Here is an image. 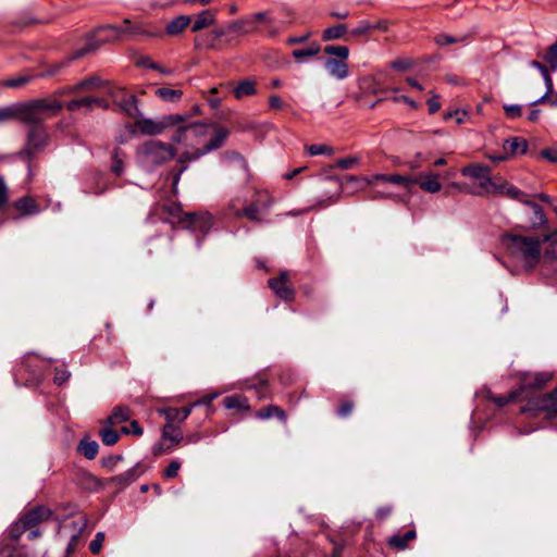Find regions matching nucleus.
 <instances>
[{
    "instance_id": "obj_1",
    "label": "nucleus",
    "mask_w": 557,
    "mask_h": 557,
    "mask_svg": "<svg viewBox=\"0 0 557 557\" xmlns=\"http://www.w3.org/2000/svg\"><path fill=\"white\" fill-rule=\"evenodd\" d=\"M189 120L190 115L178 113L164 115L158 121L139 119L136 121V128L148 136H156L168 128H173L172 141L196 148L209 135L210 125Z\"/></svg>"
},
{
    "instance_id": "obj_2",
    "label": "nucleus",
    "mask_w": 557,
    "mask_h": 557,
    "mask_svg": "<svg viewBox=\"0 0 557 557\" xmlns=\"http://www.w3.org/2000/svg\"><path fill=\"white\" fill-rule=\"evenodd\" d=\"M518 391L522 399L528 403L520 407L521 414L539 417L544 413L545 418L557 416V387L549 394H537L550 380L552 374L547 372H520L518 374Z\"/></svg>"
},
{
    "instance_id": "obj_3",
    "label": "nucleus",
    "mask_w": 557,
    "mask_h": 557,
    "mask_svg": "<svg viewBox=\"0 0 557 557\" xmlns=\"http://www.w3.org/2000/svg\"><path fill=\"white\" fill-rule=\"evenodd\" d=\"M502 244L510 257L520 261L528 271L535 269L541 262L540 237L523 236L515 233H505Z\"/></svg>"
},
{
    "instance_id": "obj_4",
    "label": "nucleus",
    "mask_w": 557,
    "mask_h": 557,
    "mask_svg": "<svg viewBox=\"0 0 557 557\" xmlns=\"http://www.w3.org/2000/svg\"><path fill=\"white\" fill-rule=\"evenodd\" d=\"M62 108V102L55 98L17 102L15 103V120L27 124L29 127L40 126L46 119L58 114Z\"/></svg>"
},
{
    "instance_id": "obj_5",
    "label": "nucleus",
    "mask_w": 557,
    "mask_h": 557,
    "mask_svg": "<svg viewBox=\"0 0 557 557\" xmlns=\"http://www.w3.org/2000/svg\"><path fill=\"white\" fill-rule=\"evenodd\" d=\"M100 32L103 30H110L113 32L112 37H106L102 39V41H115L123 38L124 35H132V36H146L149 38H160L163 36V30L159 28H153L145 23L141 22H135L133 23L131 20L125 18L123 21V24L121 26L116 25H103L99 27Z\"/></svg>"
},
{
    "instance_id": "obj_6",
    "label": "nucleus",
    "mask_w": 557,
    "mask_h": 557,
    "mask_svg": "<svg viewBox=\"0 0 557 557\" xmlns=\"http://www.w3.org/2000/svg\"><path fill=\"white\" fill-rule=\"evenodd\" d=\"M115 104L129 117L135 119V122L141 119L139 108L137 106V98L135 95L128 94L124 88L109 85L106 91Z\"/></svg>"
},
{
    "instance_id": "obj_7",
    "label": "nucleus",
    "mask_w": 557,
    "mask_h": 557,
    "mask_svg": "<svg viewBox=\"0 0 557 557\" xmlns=\"http://www.w3.org/2000/svg\"><path fill=\"white\" fill-rule=\"evenodd\" d=\"M143 153L151 164L161 165L175 157L176 149L160 140H149L143 145Z\"/></svg>"
},
{
    "instance_id": "obj_8",
    "label": "nucleus",
    "mask_w": 557,
    "mask_h": 557,
    "mask_svg": "<svg viewBox=\"0 0 557 557\" xmlns=\"http://www.w3.org/2000/svg\"><path fill=\"white\" fill-rule=\"evenodd\" d=\"M206 152L202 147H196L194 150H187L180 154L177 158L178 165L174 166L170 171V175L172 177V191L173 194L177 193V185L180 183L182 174L187 170L186 163L189 161H196L203 157Z\"/></svg>"
},
{
    "instance_id": "obj_9",
    "label": "nucleus",
    "mask_w": 557,
    "mask_h": 557,
    "mask_svg": "<svg viewBox=\"0 0 557 557\" xmlns=\"http://www.w3.org/2000/svg\"><path fill=\"white\" fill-rule=\"evenodd\" d=\"M239 199H233L228 208L232 210L234 216L236 219L246 218L251 222L261 223L263 222V212L267 210V207H262L259 201H252L244 208L238 207Z\"/></svg>"
},
{
    "instance_id": "obj_10",
    "label": "nucleus",
    "mask_w": 557,
    "mask_h": 557,
    "mask_svg": "<svg viewBox=\"0 0 557 557\" xmlns=\"http://www.w3.org/2000/svg\"><path fill=\"white\" fill-rule=\"evenodd\" d=\"M346 182H357L360 180H363L367 182V184L372 185L376 182H384V183H391L394 185H401L406 188H410L412 185L416 184V180L411 178L410 176L400 175V174H374L371 177H358L355 175H346L344 177Z\"/></svg>"
},
{
    "instance_id": "obj_11",
    "label": "nucleus",
    "mask_w": 557,
    "mask_h": 557,
    "mask_svg": "<svg viewBox=\"0 0 557 557\" xmlns=\"http://www.w3.org/2000/svg\"><path fill=\"white\" fill-rule=\"evenodd\" d=\"M47 133L44 125L29 127L27 134V143L22 151V154L32 159L39 150H41L47 144Z\"/></svg>"
},
{
    "instance_id": "obj_12",
    "label": "nucleus",
    "mask_w": 557,
    "mask_h": 557,
    "mask_svg": "<svg viewBox=\"0 0 557 557\" xmlns=\"http://www.w3.org/2000/svg\"><path fill=\"white\" fill-rule=\"evenodd\" d=\"M227 35L224 27L215 28L211 32L197 35L194 38V48L196 50H220L222 48L221 38Z\"/></svg>"
},
{
    "instance_id": "obj_13",
    "label": "nucleus",
    "mask_w": 557,
    "mask_h": 557,
    "mask_svg": "<svg viewBox=\"0 0 557 557\" xmlns=\"http://www.w3.org/2000/svg\"><path fill=\"white\" fill-rule=\"evenodd\" d=\"M269 287L273 293L284 301H293L295 298V290L289 282L286 272H281L277 277H271L268 281Z\"/></svg>"
},
{
    "instance_id": "obj_14",
    "label": "nucleus",
    "mask_w": 557,
    "mask_h": 557,
    "mask_svg": "<svg viewBox=\"0 0 557 557\" xmlns=\"http://www.w3.org/2000/svg\"><path fill=\"white\" fill-rule=\"evenodd\" d=\"M52 510L45 505L34 506L21 516V521L25 523L28 530L36 528L39 523L48 521L52 518Z\"/></svg>"
},
{
    "instance_id": "obj_15",
    "label": "nucleus",
    "mask_w": 557,
    "mask_h": 557,
    "mask_svg": "<svg viewBox=\"0 0 557 557\" xmlns=\"http://www.w3.org/2000/svg\"><path fill=\"white\" fill-rule=\"evenodd\" d=\"M184 221L185 227L206 235L212 227L213 216L209 212L186 213L184 215Z\"/></svg>"
},
{
    "instance_id": "obj_16",
    "label": "nucleus",
    "mask_w": 557,
    "mask_h": 557,
    "mask_svg": "<svg viewBox=\"0 0 557 557\" xmlns=\"http://www.w3.org/2000/svg\"><path fill=\"white\" fill-rule=\"evenodd\" d=\"M74 482L81 490L89 493L98 492L106 487L104 480L82 469L75 473Z\"/></svg>"
},
{
    "instance_id": "obj_17",
    "label": "nucleus",
    "mask_w": 557,
    "mask_h": 557,
    "mask_svg": "<svg viewBox=\"0 0 557 557\" xmlns=\"http://www.w3.org/2000/svg\"><path fill=\"white\" fill-rule=\"evenodd\" d=\"M144 470L141 469L140 463H136L133 468L128 469L127 471L112 476L110 479L104 480L106 486L108 484H114L119 490H123L127 487L129 484H132L134 481L137 480V478L143 474Z\"/></svg>"
},
{
    "instance_id": "obj_18",
    "label": "nucleus",
    "mask_w": 557,
    "mask_h": 557,
    "mask_svg": "<svg viewBox=\"0 0 557 557\" xmlns=\"http://www.w3.org/2000/svg\"><path fill=\"white\" fill-rule=\"evenodd\" d=\"M210 128L214 129L211 138L203 144L202 149L207 153L220 149L225 145L227 137L230 136V131L223 126L216 124H209Z\"/></svg>"
},
{
    "instance_id": "obj_19",
    "label": "nucleus",
    "mask_w": 557,
    "mask_h": 557,
    "mask_svg": "<svg viewBox=\"0 0 557 557\" xmlns=\"http://www.w3.org/2000/svg\"><path fill=\"white\" fill-rule=\"evenodd\" d=\"M161 214L169 220L170 222H177L180 224L185 223L184 215L186 213L183 212V208L181 203L175 201H166L160 207Z\"/></svg>"
},
{
    "instance_id": "obj_20",
    "label": "nucleus",
    "mask_w": 557,
    "mask_h": 557,
    "mask_svg": "<svg viewBox=\"0 0 557 557\" xmlns=\"http://www.w3.org/2000/svg\"><path fill=\"white\" fill-rule=\"evenodd\" d=\"M112 36H113V32H110V30L100 32L99 27H98L97 29H95V32L92 34V37H96V39L91 38L86 44L85 47H83L82 49L77 50L74 53V58H82L85 54H87V53H89L91 51H95L96 49H98L100 47V45L106 42V41H102L103 38L112 37Z\"/></svg>"
},
{
    "instance_id": "obj_21",
    "label": "nucleus",
    "mask_w": 557,
    "mask_h": 557,
    "mask_svg": "<svg viewBox=\"0 0 557 557\" xmlns=\"http://www.w3.org/2000/svg\"><path fill=\"white\" fill-rule=\"evenodd\" d=\"M190 15H178L166 23L163 34L172 37L178 36L190 25Z\"/></svg>"
},
{
    "instance_id": "obj_22",
    "label": "nucleus",
    "mask_w": 557,
    "mask_h": 557,
    "mask_svg": "<svg viewBox=\"0 0 557 557\" xmlns=\"http://www.w3.org/2000/svg\"><path fill=\"white\" fill-rule=\"evenodd\" d=\"M324 67L329 72V74L336 79H344L349 74V69L347 61L336 60L333 58H329L324 62Z\"/></svg>"
},
{
    "instance_id": "obj_23",
    "label": "nucleus",
    "mask_w": 557,
    "mask_h": 557,
    "mask_svg": "<svg viewBox=\"0 0 557 557\" xmlns=\"http://www.w3.org/2000/svg\"><path fill=\"white\" fill-rule=\"evenodd\" d=\"M110 83L102 81L99 76H89L85 79H82L77 84L73 85L70 91H87V90H96L100 88H107L109 87Z\"/></svg>"
},
{
    "instance_id": "obj_24",
    "label": "nucleus",
    "mask_w": 557,
    "mask_h": 557,
    "mask_svg": "<svg viewBox=\"0 0 557 557\" xmlns=\"http://www.w3.org/2000/svg\"><path fill=\"white\" fill-rule=\"evenodd\" d=\"M417 537L414 529L408 530L405 534H394L388 537L387 545L392 549L405 550L409 547V543Z\"/></svg>"
},
{
    "instance_id": "obj_25",
    "label": "nucleus",
    "mask_w": 557,
    "mask_h": 557,
    "mask_svg": "<svg viewBox=\"0 0 557 557\" xmlns=\"http://www.w3.org/2000/svg\"><path fill=\"white\" fill-rule=\"evenodd\" d=\"M541 271L544 275H550L557 273V252L555 247H548L545 249L541 259Z\"/></svg>"
},
{
    "instance_id": "obj_26",
    "label": "nucleus",
    "mask_w": 557,
    "mask_h": 557,
    "mask_svg": "<svg viewBox=\"0 0 557 557\" xmlns=\"http://www.w3.org/2000/svg\"><path fill=\"white\" fill-rule=\"evenodd\" d=\"M131 416L132 410L129 407L125 405H119L112 409L111 414L103 421V424L114 426L129 420Z\"/></svg>"
},
{
    "instance_id": "obj_27",
    "label": "nucleus",
    "mask_w": 557,
    "mask_h": 557,
    "mask_svg": "<svg viewBox=\"0 0 557 557\" xmlns=\"http://www.w3.org/2000/svg\"><path fill=\"white\" fill-rule=\"evenodd\" d=\"M503 149L508 157L515 154H524L528 151V141L523 138L511 137L505 140Z\"/></svg>"
},
{
    "instance_id": "obj_28",
    "label": "nucleus",
    "mask_w": 557,
    "mask_h": 557,
    "mask_svg": "<svg viewBox=\"0 0 557 557\" xmlns=\"http://www.w3.org/2000/svg\"><path fill=\"white\" fill-rule=\"evenodd\" d=\"M223 405L226 409H230V410H236V411H242V410L249 411L250 410V405H249L248 398L242 394H234V395L226 396L223 399Z\"/></svg>"
},
{
    "instance_id": "obj_29",
    "label": "nucleus",
    "mask_w": 557,
    "mask_h": 557,
    "mask_svg": "<svg viewBox=\"0 0 557 557\" xmlns=\"http://www.w3.org/2000/svg\"><path fill=\"white\" fill-rule=\"evenodd\" d=\"M486 398L490 401H492L497 408H503L511 401L523 400L520 395V391H518L517 388L509 392L507 395H495L491 392H487Z\"/></svg>"
},
{
    "instance_id": "obj_30",
    "label": "nucleus",
    "mask_w": 557,
    "mask_h": 557,
    "mask_svg": "<svg viewBox=\"0 0 557 557\" xmlns=\"http://www.w3.org/2000/svg\"><path fill=\"white\" fill-rule=\"evenodd\" d=\"M215 23V11L203 10L191 24V32L198 33Z\"/></svg>"
},
{
    "instance_id": "obj_31",
    "label": "nucleus",
    "mask_w": 557,
    "mask_h": 557,
    "mask_svg": "<svg viewBox=\"0 0 557 557\" xmlns=\"http://www.w3.org/2000/svg\"><path fill=\"white\" fill-rule=\"evenodd\" d=\"M161 412L164 414L166 423H173L175 421H185L191 412V406H185L182 408H165Z\"/></svg>"
},
{
    "instance_id": "obj_32",
    "label": "nucleus",
    "mask_w": 557,
    "mask_h": 557,
    "mask_svg": "<svg viewBox=\"0 0 557 557\" xmlns=\"http://www.w3.org/2000/svg\"><path fill=\"white\" fill-rule=\"evenodd\" d=\"M416 184H419L422 190L431 194H435L442 189V184L438 181V174L435 173L421 175L419 181L416 180Z\"/></svg>"
},
{
    "instance_id": "obj_33",
    "label": "nucleus",
    "mask_w": 557,
    "mask_h": 557,
    "mask_svg": "<svg viewBox=\"0 0 557 557\" xmlns=\"http://www.w3.org/2000/svg\"><path fill=\"white\" fill-rule=\"evenodd\" d=\"M348 27L347 24H336L334 26L327 27L322 32V40L331 41L337 39L348 40L347 37Z\"/></svg>"
},
{
    "instance_id": "obj_34",
    "label": "nucleus",
    "mask_w": 557,
    "mask_h": 557,
    "mask_svg": "<svg viewBox=\"0 0 557 557\" xmlns=\"http://www.w3.org/2000/svg\"><path fill=\"white\" fill-rule=\"evenodd\" d=\"M273 417L277 418L282 422H286L287 420L286 412L276 405H269L256 412V418L260 420H267Z\"/></svg>"
},
{
    "instance_id": "obj_35",
    "label": "nucleus",
    "mask_w": 557,
    "mask_h": 557,
    "mask_svg": "<svg viewBox=\"0 0 557 557\" xmlns=\"http://www.w3.org/2000/svg\"><path fill=\"white\" fill-rule=\"evenodd\" d=\"M524 205L530 207L534 214V219L531 222L532 228L541 230L546 226L548 220L543 208L539 203L534 202L531 198H529V203Z\"/></svg>"
},
{
    "instance_id": "obj_36",
    "label": "nucleus",
    "mask_w": 557,
    "mask_h": 557,
    "mask_svg": "<svg viewBox=\"0 0 557 557\" xmlns=\"http://www.w3.org/2000/svg\"><path fill=\"white\" fill-rule=\"evenodd\" d=\"M499 187H500V190H498L497 193L504 194L507 197H509L513 200H517L523 205L529 203L530 196L528 194H525L524 191H522L521 189H519L518 187L507 184V183L500 184Z\"/></svg>"
},
{
    "instance_id": "obj_37",
    "label": "nucleus",
    "mask_w": 557,
    "mask_h": 557,
    "mask_svg": "<svg viewBox=\"0 0 557 557\" xmlns=\"http://www.w3.org/2000/svg\"><path fill=\"white\" fill-rule=\"evenodd\" d=\"M14 208L23 215L38 212V203L29 196H24L14 202Z\"/></svg>"
},
{
    "instance_id": "obj_38",
    "label": "nucleus",
    "mask_w": 557,
    "mask_h": 557,
    "mask_svg": "<svg viewBox=\"0 0 557 557\" xmlns=\"http://www.w3.org/2000/svg\"><path fill=\"white\" fill-rule=\"evenodd\" d=\"M236 99H243L244 97L253 96L257 94L256 82L252 79L240 81L233 90Z\"/></svg>"
},
{
    "instance_id": "obj_39",
    "label": "nucleus",
    "mask_w": 557,
    "mask_h": 557,
    "mask_svg": "<svg viewBox=\"0 0 557 557\" xmlns=\"http://www.w3.org/2000/svg\"><path fill=\"white\" fill-rule=\"evenodd\" d=\"M224 29H227L228 34H249L255 32V26L251 25V21L249 20H238L236 22L231 23L228 26L224 27Z\"/></svg>"
},
{
    "instance_id": "obj_40",
    "label": "nucleus",
    "mask_w": 557,
    "mask_h": 557,
    "mask_svg": "<svg viewBox=\"0 0 557 557\" xmlns=\"http://www.w3.org/2000/svg\"><path fill=\"white\" fill-rule=\"evenodd\" d=\"M462 175L481 180L486 174H491V169L484 164H469L461 170Z\"/></svg>"
},
{
    "instance_id": "obj_41",
    "label": "nucleus",
    "mask_w": 557,
    "mask_h": 557,
    "mask_svg": "<svg viewBox=\"0 0 557 557\" xmlns=\"http://www.w3.org/2000/svg\"><path fill=\"white\" fill-rule=\"evenodd\" d=\"M99 437L101 442L107 446H112L116 444L120 440V433L108 424H104L103 428L99 430Z\"/></svg>"
},
{
    "instance_id": "obj_42",
    "label": "nucleus",
    "mask_w": 557,
    "mask_h": 557,
    "mask_svg": "<svg viewBox=\"0 0 557 557\" xmlns=\"http://www.w3.org/2000/svg\"><path fill=\"white\" fill-rule=\"evenodd\" d=\"M77 449L85 458L92 460L98 454L99 445L96 441L85 438L81 441Z\"/></svg>"
},
{
    "instance_id": "obj_43",
    "label": "nucleus",
    "mask_w": 557,
    "mask_h": 557,
    "mask_svg": "<svg viewBox=\"0 0 557 557\" xmlns=\"http://www.w3.org/2000/svg\"><path fill=\"white\" fill-rule=\"evenodd\" d=\"M111 159H112L111 172L116 176H121L124 171V159H125L124 151L120 148H115L112 152Z\"/></svg>"
},
{
    "instance_id": "obj_44",
    "label": "nucleus",
    "mask_w": 557,
    "mask_h": 557,
    "mask_svg": "<svg viewBox=\"0 0 557 557\" xmlns=\"http://www.w3.org/2000/svg\"><path fill=\"white\" fill-rule=\"evenodd\" d=\"M324 53L330 55V58L336 59V60H344L347 61L349 57V48L346 46H325L323 49Z\"/></svg>"
},
{
    "instance_id": "obj_45",
    "label": "nucleus",
    "mask_w": 557,
    "mask_h": 557,
    "mask_svg": "<svg viewBox=\"0 0 557 557\" xmlns=\"http://www.w3.org/2000/svg\"><path fill=\"white\" fill-rule=\"evenodd\" d=\"M162 437L169 440L175 444H180L183 441V435L178 426L173 423H165L162 430Z\"/></svg>"
},
{
    "instance_id": "obj_46",
    "label": "nucleus",
    "mask_w": 557,
    "mask_h": 557,
    "mask_svg": "<svg viewBox=\"0 0 557 557\" xmlns=\"http://www.w3.org/2000/svg\"><path fill=\"white\" fill-rule=\"evenodd\" d=\"M321 51V46L318 42H311L307 48L295 49L292 55L295 60L300 61L304 58L314 57Z\"/></svg>"
},
{
    "instance_id": "obj_47",
    "label": "nucleus",
    "mask_w": 557,
    "mask_h": 557,
    "mask_svg": "<svg viewBox=\"0 0 557 557\" xmlns=\"http://www.w3.org/2000/svg\"><path fill=\"white\" fill-rule=\"evenodd\" d=\"M156 95L164 101L175 102L182 98L183 91L181 89L161 87L156 90Z\"/></svg>"
},
{
    "instance_id": "obj_48",
    "label": "nucleus",
    "mask_w": 557,
    "mask_h": 557,
    "mask_svg": "<svg viewBox=\"0 0 557 557\" xmlns=\"http://www.w3.org/2000/svg\"><path fill=\"white\" fill-rule=\"evenodd\" d=\"M465 40H466V37L457 38V37H454L451 35L445 34V33L437 34L434 37V42L441 47L449 46V45L457 44V42H462Z\"/></svg>"
},
{
    "instance_id": "obj_49",
    "label": "nucleus",
    "mask_w": 557,
    "mask_h": 557,
    "mask_svg": "<svg viewBox=\"0 0 557 557\" xmlns=\"http://www.w3.org/2000/svg\"><path fill=\"white\" fill-rule=\"evenodd\" d=\"M355 404L351 399L343 398L339 400L336 413L341 418H346L351 414Z\"/></svg>"
},
{
    "instance_id": "obj_50",
    "label": "nucleus",
    "mask_w": 557,
    "mask_h": 557,
    "mask_svg": "<svg viewBox=\"0 0 557 557\" xmlns=\"http://www.w3.org/2000/svg\"><path fill=\"white\" fill-rule=\"evenodd\" d=\"M371 23L362 20L358 23V26L350 30L351 37H363L371 33Z\"/></svg>"
},
{
    "instance_id": "obj_51",
    "label": "nucleus",
    "mask_w": 557,
    "mask_h": 557,
    "mask_svg": "<svg viewBox=\"0 0 557 557\" xmlns=\"http://www.w3.org/2000/svg\"><path fill=\"white\" fill-rule=\"evenodd\" d=\"M225 158L231 161V162H234V163H237L238 166L243 170V171H248V164L245 160V158L239 153V152H236V151H226L224 153Z\"/></svg>"
},
{
    "instance_id": "obj_52",
    "label": "nucleus",
    "mask_w": 557,
    "mask_h": 557,
    "mask_svg": "<svg viewBox=\"0 0 557 557\" xmlns=\"http://www.w3.org/2000/svg\"><path fill=\"white\" fill-rule=\"evenodd\" d=\"M225 158L231 161V162H234V163H237L238 166L243 170V171H248V164L245 160V158L239 153V152H236V151H226L224 153Z\"/></svg>"
},
{
    "instance_id": "obj_53",
    "label": "nucleus",
    "mask_w": 557,
    "mask_h": 557,
    "mask_svg": "<svg viewBox=\"0 0 557 557\" xmlns=\"http://www.w3.org/2000/svg\"><path fill=\"white\" fill-rule=\"evenodd\" d=\"M544 60L553 70L557 67V41L547 48L544 54Z\"/></svg>"
},
{
    "instance_id": "obj_54",
    "label": "nucleus",
    "mask_w": 557,
    "mask_h": 557,
    "mask_svg": "<svg viewBox=\"0 0 557 557\" xmlns=\"http://www.w3.org/2000/svg\"><path fill=\"white\" fill-rule=\"evenodd\" d=\"M479 186L486 190L487 193H497L498 190H500L499 185L493 182V180L491 178V174H486V176H483L480 180Z\"/></svg>"
},
{
    "instance_id": "obj_55",
    "label": "nucleus",
    "mask_w": 557,
    "mask_h": 557,
    "mask_svg": "<svg viewBox=\"0 0 557 557\" xmlns=\"http://www.w3.org/2000/svg\"><path fill=\"white\" fill-rule=\"evenodd\" d=\"M103 541H104V533L98 532L95 535V539L89 544V549H90L91 554L98 555L101 552Z\"/></svg>"
},
{
    "instance_id": "obj_56",
    "label": "nucleus",
    "mask_w": 557,
    "mask_h": 557,
    "mask_svg": "<svg viewBox=\"0 0 557 557\" xmlns=\"http://www.w3.org/2000/svg\"><path fill=\"white\" fill-rule=\"evenodd\" d=\"M412 66H413V61L410 59H406V58L396 59L391 62V67L396 71L404 72V71L411 69Z\"/></svg>"
},
{
    "instance_id": "obj_57",
    "label": "nucleus",
    "mask_w": 557,
    "mask_h": 557,
    "mask_svg": "<svg viewBox=\"0 0 557 557\" xmlns=\"http://www.w3.org/2000/svg\"><path fill=\"white\" fill-rule=\"evenodd\" d=\"M27 530L28 528H26L25 523H23V521H21L20 518L18 521L11 527L10 537L14 541H17L21 537V535Z\"/></svg>"
},
{
    "instance_id": "obj_58",
    "label": "nucleus",
    "mask_w": 557,
    "mask_h": 557,
    "mask_svg": "<svg viewBox=\"0 0 557 557\" xmlns=\"http://www.w3.org/2000/svg\"><path fill=\"white\" fill-rule=\"evenodd\" d=\"M71 373L65 368H55L53 382L57 385H63L70 379Z\"/></svg>"
},
{
    "instance_id": "obj_59",
    "label": "nucleus",
    "mask_w": 557,
    "mask_h": 557,
    "mask_svg": "<svg viewBox=\"0 0 557 557\" xmlns=\"http://www.w3.org/2000/svg\"><path fill=\"white\" fill-rule=\"evenodd\" d=\"M121 460H123L122 455H109L101 459V465L112 471Z\"/></svg>"
},
{
    "instance_id": "obj_60",
    "label": "nucleus",
    "mask_w": 557,
    "mask_h": 557,
    "mask_svg": "<svg viewBox=\"0 0 557 557\" xmlns=\"http://www.w3.org/2000/svg\"><path fill=\"white\" fill-rule=\"evenodd\" d=\"M121 432L123 434H133L136 436H140L144 433L143 428L139 425L138 421L132 420L128 426H122Z\"/></svg>"
},
{
    "instance_id": "obj_61",
    "label": "nucleus",
    "mask_w": 557,
    "mask_h": 557,
    "mask_svg": "<svg viewBox=\"0 0 557 557\" xmlns=\"http://www.w3.org/2000/svg\"><path fill=\"white\" fill-rule=\"evenodd\" d=\"M30 82L29 76H20L11 79H7L3 82V85L9 88H18L25 86Z\"/></svg>"
},
{
    "instance_id": "obj_62",
    "label": "nucleus",
    "mask_w": 557,
    "mask_h": 557,
    "mask_svg": "<svg viewBox=\"0 0 557 557\" xmlns=\"http://www.w3.org/2000/svg\"><path fill=\"white\" fill-rule=\"evenodd\" d=\"M181 469V462L177 460H172L169 466L164 469L163 475L166 479H173L177 476L178 470Z\"/></svg>"
},
{
    "instance_id": "obj_63",
    "label": "nucleus",
    "mask_w": 557,
    "mask_h": 557,
    "mask_svg": "<svg viewBox=\"0 0 557 557\" xmlns=\"http://www.w3.org/2000/svg\"><path fill=\"white\" fill-rule=\"evenodd\" d=\"M358 162V158L356 157H347L338 159L335 163V166L341 170H349Z\"/></svg>"
},
{
    "instance_id": "obj_64",
    "label": "nucleus",
    "mask_w": 557,
    "mask_h": 557,
    "mask_svg": "<svg viewBox=\"0 0 557 557\" xmlns=\"http://www.w3.org/2000/svg\"><path fill=\"white\" fill-rule=\"evenodd\" d=\"M541 243H547L550 247L557 246V227L543 234L542 237H540Z\"/></svg>"
}]
</instances>
